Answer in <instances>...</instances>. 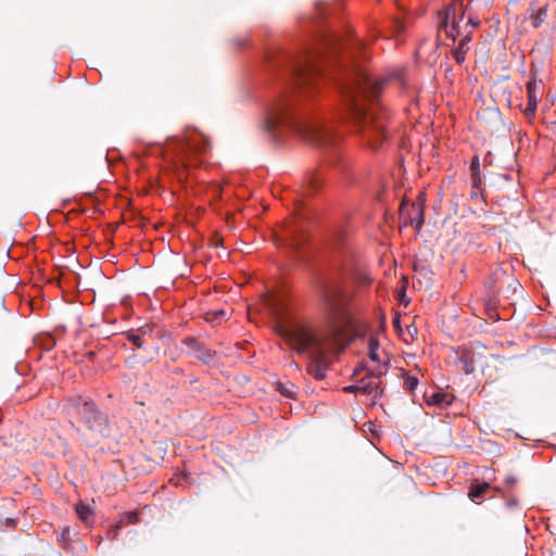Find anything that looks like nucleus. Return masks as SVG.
<instances>
[{"mask_svg": "<svg viewBox=\"0 0 556 556\" xmlns=\"http://www.w3.org/2000/svg\"><path fill=\"white\" fill-rule=\"evenodd\" d=\"M317 29L296 48H268L263 55L256 99L264 111L263 129L277 143L295 134L329 152L328 162L341 172L350 164L339 149L345 124L371 149L386 140V119L378 98L384 81L375 79L361 62L368 59L366 42L341 37L326 24L328 7H316Z\"/></svg>", "mask_w": 556, "mask_h": 556, "instance_id": "1", "label": "nucleus"}, {"mask_svg": "<svg viewBox=\"0 0 556 556\" xmlns=\"http://www.w3.org/2000/svg\"><path fill=\"white\" fill-rule=\"evenodd\" d=\"M278 244L286 249L295 263L317 271H339L346 275V278H370L365 271V262L349 241L343 223L328 225L318 242L313 241L305 225L295 224L286 229Z\"/></svg>", "mask_w": 556, "mask_h": 556, "instance_id": "2", "label": "nucleus"}, {"mask_svg": "<svg viewBox=\"0 0 556 556\" xmlns=\"http://www.w3.org/2000/svg\"><path fill=\"white\" fill-rule=\"evenodd\" d=\"M280 336L292 343V349L300 355H307L309 361L306 371L315 380L326 378L329 369L327 344L332 342L331 332L319 331L311 325H300L295 329H280Z\"/></svg>", "mask_w": 556, "mask_h": 556, "instance_id": "3", "label": "nucleus"}, {"mask_svg": "<svg viewBox=\"0 0 556 556\" xmlns=\"http://www.w3.org/2000/svg\"><path fill=\"white\" fill-rule=\"evenodd\" d=\"M156 148L181 179L185 172L201 163V156L210 149V142L203 134L194 129L187 131L184 137H168L164 144Z\"/></svg>", "mask_w": 556, "mask_h": 556, "instance_id": "4", "label": "nucleus"}, {"mask_svg": "<svg viewBox=\"0 0 556 556\" xmlns=\"http://www.w3.org/2000/svg\"><path fill=\"white\" fill-rule=\"evenodd\" d=\"M62 413L68 417L78 416L80 421L91 433L85 442L89 446H96L101 439L112 435V424L109 414L102 410L89 396L75 394L63 401Z\"/></svg>", "mask_w": 556, "mask_h": 556, "instance_id": "5", "label": "nucleus"}, {"mask_svg": "<svg viewBox=\"0 0 556 556\" xmlns=\"http://www.w3.org/2000/svg\"><path fill=\"white\" fill-rule=\"evenodd\" d=\"M320 281L317 287L319 299L328 315L333 317L344 304V291L338 286L326 283V280Z\"/></svg>", "mask_w": 556, "mask_h": 556, "instance_id": "6", "label": "nucleus"}, {"mask_svg": "<svg viewBox=\"0 0 556 556\" xmlns=\"http://www.w3.org/2000/svg\"><path fill=\"white\" fill-rule=\"evenodd\" d=\"M456 9L457 7L455 3H450L439 13V26L445 31V35L453 40V42L456 41L458 36L464 35L460 29V25H458Z\"/></svg>", "mask_w": 556, "mask_h": 556, "instance_id": "7", "label": "nucleus"}, {"mask_svg": "<svg viewBox=\"0 0 556 556\" xmlns=\"http://www.w3.org/2000/svg\"><path fill=\"white\" fill-rule=\"evenodd\" d=\"M496 282L497 280H484V288L486 290L484 299V311L488 318L493 321L501 319L497 312V306L500 304V289L496 287Z\"/></svg>", "mask_w": 556, "mask_h": 556, "instance_id": "8", "label": "nucleus"}, {"mask_svg": "<svg viewBox=\"0 0 556 556\" xmlns=\"http://www.w3.org/2000/svg\"><path fill=\"white\" fill-rule=\"evenodd\" d=\"M518 479L514 476H507L504 479L503 485L495 486L494 490L501 493L502 497L505 498V506L508 510H521L519 501L515 495V486Z\"/></svg>", "mask_w": 556, "mask_h": 556, "instance_id": "9", "label": "nucleus"}, {"mask_svg": "<svg viewBox=\"0 0 556 556\" xmlns=\"http://www.w3.org/2000/svg\"><path fill=\"white\" fill-rule=\"evenodd\" d=\"M182 344L186 345L189 351L193 354V356L202 362L205 365L211 364L215 356L216 352L203 345L197 338L194 337H186L182 340Z\"/></svg>", "mask_w": 556, "mask_h": 556, "instance_id": "10", "label": "nucleus"}, {"mask_svg": "<svg viewBox=\"0 0 556 556\" xmlns=\"http://www.w3.org/2000/svg\"><path fill=\"white\" fill-rule=\"evenodd\" d=\"M424 400L427 405L435 406L438 408H447L452 405L455 396L442 390H431L424 393Z\"/></svg>", "mask_w": 556, "mask_h": 556, "instance_id": "11", "label": "nucleus"}, {"mask_svg": "<svg viewBox=\"0 0 556 556\" xmlns=\"http://www.w3.org/2000/svg\"><path fill=\"white\" fill-rule=\"evenodd\" d=\"M458 363L466 375H470L476 369V353L470 348L459 346L456 350Z\"/></svg>", "mask_w": 556, "mask_h": 556, "instance_id": "12", "label": "nucleus"}, {"mask_svg": "<svg viewBox=\"0 0 556 556\" xmlns=\"http://www.w3.org/2000/svg\"><path fill=\"white\" fill-rule=\"evenodd\" d=\"M324 180L323 178L316 174L311 173L305 177L301 195L303 198L312 195L313 193L317 192L323 187Z\"/></svg>", "mask_w": 556, "mask_h": 556, "instance_id": "13", "label": "nucleus"}, {"mask_svg": "<svg viewBox=\"0 0 556 556\" xmlns=\"http://www.w3.org/2000/svg\"><path fill=\"white\" fill-rule=\"evenodd\" d=\"M471 39V30H468L466 34L463 35L457 47L452 51L453 58L457 64H463L465 62L466 53L470 49L469 43Z\"/></svg>", "mask_w": 556, "mask_h": 556, "instance_id": "14", "label": "nucleus"}, {"mask_svg": "<svg viewBox=\"0 0 556 556\" xmlns=\"http://www.w3.org/2000/svg\"><path fill=\"white\" fill-rule=\"evenodd\" d=\"M380 375L381 374L375 376L372 371H368L367 376L359 380V384H363V387H365L363 390H361V393L372 395L375 399L381 396L383 391L380 388L379 383L372 382L370 380L371 377H380Z\"/></svg>", "mask_w": 556, "mask_h": 556, "instance_id": "15", "label": "nucleus"}, {"mask_svg": "<svg viewBox=\"0 0 556 556\" xmlns=\"http://www.w3.org/2000/svg\"><path fill=\"white\" fill-rule=\"evenodd\" d=\"M489 490L490 484L488 482H479L478 480H475L469 486L468 497L473 503L479 504Z\"/></svg>", "mask_w": 556, "mask_h": 556, "instance_id": "16", "label": "nucleus"}, {"mask_svg": "<svg viewBox=\"0 0 556 556\" xmlns=\"http://www.w3.org/2000/svg\"><path fill=\"white\" fill-rule=\"evenodd\" d=\"M414 215H409V224L419 231L425 224L424 210L420 206L413 205Z\"/></svg>", "mask_w": 556, "mask_h": 556, "instance_id": "17", "label": "nucleus"}, {"mask_svg": "<svg viewBox=\"0 0 556 556\" xmlns=\"http://www.w3.org/2000/svg\"><path fill=\"white\" fill-rule=\"evenodd\" d=\"M227 313L224 309L208 311L204 313L203 319L211 325H218L226 320Z\"/></svg>", "mask_w": 556, "mask_h": 556, "instance_id": "18", "label": "nucleus"}, {"mask_svg": "<svg viewBox=\"0 0 556 556\" xmlns=\"http://www.w3.org/2000/svg\"><path fill=\"white\" fill-rule=\"evenodd\" d=\"M402 378L404 389L408 392H413L419 383L418 377L416 375H412L410 371L403 370Z\"/></svg>", "mask_w": 556, "mask_h": 556, "instance_id": "19", "label": "nucleus"}, {"mask_svg": "<svg viewBox=\"0 0 556 556\" xmlns=\"http://www.w3.org/2000/svg\"><path fill=\"white\" fill-rule=\"evenodd\" d=\"M277 391L285 397L294 399L296 395V387L293 383L278 382Z\"/></svg>", "mask_w": 556, "mask_h": 556, "instance_id": "20", "label": "nucleus"}, {"mask_svg": "<svg viewBox=\"0 0 556 556\" xmlns=\"http://www.w3.org/2000/svg\"><path fill=\"white\" fill-rule=\"evenodd\" d=\"M379 346H380L379 339L375 336H371L368 341V350H369L368 355L372 362L380 361L379 354H378Z\"/></svg>", "mask_w": 556, "mask_h": 556, "instance_id": "21", "label": "nucleus"}, {"mask_svg": "<svg viewBox=\"0 0 556 556\" xmlns=\"http://www.w3.org/2000/svg\"><path fill=\"white\" fill-rule=\"evenodd\" d=\"M118 521L123 527L135 525L139 521V514L136 510L126 511L119 516Z\"/></svg>", "mask_w": 556, "mask_h": 556, "instance_id": "22", "label": "nucleus"}, {"mask_svg": "<svg viewBox=\"0 0 556 556\" xmlns=\"http://www.w3.org/2000/svg\"><path fill=\"white\" fill-rule=\"evenodd\" d=\"M76 514L78 516V518L84 521V522H88L89 520V517L93 514L91 508L88 506V505H85V504H81L79 503L77 506H76Z\"/></svg>", "mask_w": 556, "mask_h": 556, "instance_id": "23", "label": "nucleus"}, {"mask_svg": "<svg viewBox=\"0 0 556 556\" xmlns=\"http://www.w3.org/2000/svg\"><path fill=\"white\" fill-rule=\"evenodd\" d=\"M527 97H528V102H530L531 104L538 105L539 96H538V92H536L535 84L528 83V85H527Z\"/></svg>", "mask_w": 556, "mask_h": 556, "instance_id": "24", "label": "nucleus"}, {"mask_svg": "<svg viewBox=\"0 0 556 556\" xmlns=\"http://www.w3.org/2000/svg\"><path fill=\"white\" fill-rule=\"evenodd\" d=\"M402 286L397 291V300L401 305L407 306L409 304V299L406 298V288L408 285V280H401Z\"/></svg>", "mask_w": 556, "mask_h": 556, "instance_id": "25", "label": "nucleus"}, {"mask_svg": "<svg viewBox=\"0 0 556 556\" xmlns=\"http://www.w3.org/2000/svg\"><path fill=\"white\" fill-rule=\"evenodd\" d=\"M71 530L68 527H65L58 533V542L63 548H66L71 541Z\"/></svg>", "mask_w": 556, "mask_h": 556, "instance_id": "26", "label": "nucleus"}, {"mask_svg": "<svg viewBox=\"0 0 556 556\" xmlns=\"http://www.w3.org/2000/svg\"><path fill=\"white\" fill-rule=\"evenodd\" d=\"M125 336H126V339L131 344H134L136 348H138V349H142L143 348V339L141 338V336L135 333L134 331H127L125 333Z\"/></svg>", "mask_w": 556, "mask_h": 556, "instance_id": "27", "label": "nucleus"}, {"mask_svg": "<svg viewBox=\"0 0 556 556\" xmlns=\"http://www.w3.org/2000/svg\"><path fill=\"white\" fill-rule=\"evenodd\" d=\"M123 525L119 523V521H116L115 523H113L110 529L108 530L106 532V539L111 540V541H114L117 539L121 530L123 529Z\"/></svg>", "mask_w": 556, "mask_h": 556, "instance_id": "28", "label": "nucleus"}, {"mask_svg": "<svg viewBox=\"0 0 556 556\" xmlns=\"http://www.w3.org/2000/svg\"><path fill=\"white\" fill-rule=\"evenodd\" d=\"M546 16V9H539L535 13L531 14V18H533V27L539 28L542 22Z\"/></svg>", "mask_w": 556, "mask_h": 556, "instance_id": "29", "label": "nucleus"}, {"mask_svg": "<svg viewBox=\"0 0 556 556\" xmlns=\"http://www.w3.org/2000/svg\"><path fill=\"white\" fill-rule=\"evenodd\" d=\"M536 109H538V105L527 102V105L525 109H522V112L526 117L533 118L535 116Z\"/></svg>", "mask_w": 556, "mask_h": 556, "instance_id": "30", "label": "nucleus"}, {"mask_svg": "<svg viewBox=\"0 0 556 556\" xmlns=\"http://www.w3.org/2000/svg\"><path fill=\"white\" fill-rule=\"evenodd\" d=\"M210 245L213 247V248H219V247H223V237L217 233V232H214L211 237H210Z\"/></svg>", "mask_w": 556, "mask_h": 556, "instance_id": "31", "label": "nucleus"}, {"mask_svg": "<svg viewBox=\"0 0 556 556\" xmlns=\"http://www.w3.org/2000/svg\"><path fill=\"white\" fill-rule=\"evenodd\" d=\"M364 388L365 387H363V384H359V381H358L357 384L345 386L343 388V392L356 394V393H361V390H363Z\"/></svg>", "mask_w": 556, "mask_h": 556, "instance_id": "32", "label": "nucleus"}, {"mask_svg": "<svg viewBox=\"0 0 556 556\" xmlns=\"http://www.w3.org/2000/svg\"><path fill=\"white\" fill-rule=\"evenodd\" d=\"M471 187L477 190L482 189V178L480 174H471Z\"/></svg>", "mask_w": 556, "mask_h": 556, "instance_id": "33", "label": "nucleus"}, {"mask_svg": "<svg viewBox=\"0 0 556 556\" xmlns=\"http://www.w3.org/2000/svg\"><path fill=\"white\" fill-rule=\"evenodd\" d=\"M451 3H455L456 7H457V9H456V16H457V20H458V25H459L460 22L464 20V15H465L463 3L460 1H456V0H453Z\"/></svg>", "mask_w": 556, "mask_h": 556, "instance_id": "34", "label": "nucleus"}, {"mask_svg": "<svg viewBox=\"0 0 556 556\" xmlns=\"http://www.w3.org/2000/svg\"><path fill=\"white\" fill-rule=\"evenodd\" d=\"M470 174H480L479 157L475 156L470 163Z\"/></svg>", "mask_w": 556, "mask_h": 556, "instance_id": "35", "label": "nucleus"}, {"mask_svg": "<svg viewBox=\"0 0 556 556\" xmlns=\"http://www.w3.org/2000/svg\"><path fill=\"white\" fill-rule=\"evenodd\" d=\"M480 20L475 17H469L468 22L466 24V27H470L471 29L477 28L480 26Z\"/></svg>", "mask_w": 556, "mask_h": 556, "instance_id": "36", "label": "nucleus"}, {"mask_svg": "<svg viewBox=\"0 0 556 556\" xmlns=\"http://www.w3.org/2000/svg\"><path fill=\"white\" fill-rule=\"evenodd\" d=\"M3 525L8 528L14 529L17 526V519L7 518L4 519Z\"/></svg>", "mask_w": 556, "mask_h": 556, "instance_id": "37", "label": "nucleus"}, {"mask_svg": "<svg viewBox=\"0 0 556 556\" xmlns=\"http://www.w3.org/2000/svg\"><path fill=\"white\" fill-rule=\"evenodd\" d=\"M55 345V340L53 337H48L45 343V349L47 351L51 350Z\"/></svg>", "mask_w": 556, "mask_h": 556, "instance_id": "38", "label": "nucleus"}, {"mask_svg": "<svg viewBox=\"0 0 556 556\" xmlns=\"http://www.w3.org/2000/svg\"><path fill=\"white\" fill-rule=\"evenodd\" d=\"M308 213L309 212H306V210L304 208V204L301 202L300 207H299V214L301 215V217L307 218Z\"/></svg>", "mask_w": 556, "mask_h": 556, "instance_id": "39", "label": "nucleus"}, {"mask_svg": "<svg viewBox=\"0 0 556 556\" xmlns=\"http://www.w3.org/2000/svg\"><path fill=\"white\" fill-rule=\"evenodd\" d=\"M48 281H49V282H54V280H48ZM62 281H63V280H61V279L55 280V282H58L60 286H62V285H61V282H62ZM72 281H73V282H75V285L78 287V286L80 285V281H81V280H72Z\"/></svg>", "mask_w": 556, "mask_h": 556, "instance_id": "40", "label": "nucleus"}, {"mask_svg": "<svg viewBox=\"0 0 556 556\" xmlns=\"http://www.w3.org/2000/svg\"><path fill=\"white\" fill-rule=\"evenodd\" d=\"M394 327L401 329L400 316H396L393 320Z\"/></svg>", "mask_w": 556, "mask_h": 556, "instance_id": "41", "label": "nucleus"}, {"mask_svg": "<svg viewBox=\"0 0 556 556\" xmlns=\"http://www.w3.org/2000/svg\"><path fill=\"white\" fill-rule=\"evenodd\" d=\"M364 370L363 366L356 367L353 371V376H358Z\"/></svg>", "mask_w": 556, "mask_h": 556, "instance_id": "42", "label": "nucleus"}, {"mask_svg": "<svg viewBox=\"0 0 556 556\" xmlns=\"http://www.w3.org/2000/svg\"><path fill=\"white\" fill-rule=\"evenodd\" d=\"M86 356H87L89 359H93V358L97 356V354H96V352H93V351H89V352H87V353H86Z\"/></svg>", "mask_w": 556, "mask_h": 556, "instance_id": "43", "label": "nucleus"}, {"mask_svg": "<svg viewBox=\"0 0 556 556\" xmlns=\"http://www.w3.org/2000/svg\"><path fill=\"white\" fill-rule=\"evenodd\" d=\"M239 47L243 48L248 45V41L245 39H241L238 41Z\"/></svg>", "mask_w": 556, "mask_h": 556, "instance_id": "44", "label": "nucleus"}, {"mask_svg": "<svg viewBox=\"0 0 556 556\" xmlns=\"http://www.w3.org/2000/svg\"><path fill=\"white\" fill-rule=\"evenodd\" d=\"M481 191H482V189H481V190H479V192H481ZM477 192H478V190H477V189H472V197H477Z\"/></svg>", "mask_w": 556, "mask_h": 556, "instance_id": "45", "label": "nucleus"}, {"mask_svg": "<svg viewBox=\"0 0 556 556\" xmlns=\"http://www.w3.org/2000/svg\"><path fill=\"white\" fill-rule=\"evenodd\" d=\"M176 278L182 279L186 278L185 275H178Z\"/></svg>", "mask_w": 556, "mask_h": 556, "instance_id": "46", "label": "nucleus"}, {"mask_svg": "<svg viewBox=\"0 0 556 556\" xmlns=\"http://www.w3.org/2000/svg\"><path fill=\"white\" fill-rule=\"evenodd\" d=\"M176 280H170V286H175Z\"/></svg>", "mask_w": 556, "mask_h": 556, "instance_id": "47", "label": "nucleus"}, {"mask_svg": "<svg viewBox=\"0 0 556 556\" xmlns=\"http://www.w3.org/2000/svg\"><path fill=\"white\" fill-rule=\"evenodd\" d=\"M76 432L80 433L81 430L79 428H75Z\"/></svg>", "mask_w": 556, "mask_h": 556, "instance_id": "48", "label": "nucleus"}]
</instances>
